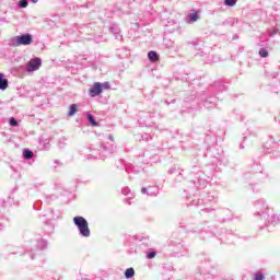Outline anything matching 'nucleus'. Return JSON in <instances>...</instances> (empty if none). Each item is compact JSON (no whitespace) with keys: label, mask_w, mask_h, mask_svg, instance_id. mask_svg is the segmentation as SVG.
<instances>
[{"label":"nucleus","mask_w":280,"mask_h":280,"mask_svg":"<svg viewBox=\"0 0 280 280\" xmlns=\"http://www.w3.org/2000/svg\"><path fill=\"white\" fill-rule=\"evenodd\" d=\"M43 65V61L40 58L31 59L28 61V71H38L40 69V66Z\"/></svg>","instance_id":"nucleus-3"},{"label":"nucleus","mask_w":280,"mask_h":280,"mask_svg":"<svg viewBox=\"0 0 280 280\" xmlns=\"http://www.w3.org/2000/svg\"><path fill=\"white\" fill-rule=\"evenodd\" d=\"M198 19H199L198 13H191V14H190V22H191V23L198 21Z\"/></svg>","instance_id":"nucleus-12"},{"label":"nucleus","mask_w":280,"mask_h":280,"mask_svg":"<svg viewBox=\"0 0 280 280\" xmlns=\"http://www.w3.org/2000/svg\"><path fill=\"white\" fill-rule=\"evenodd\" d=\"M125 277H126V279H132V277H135V269L133 268H128L125 271Z\"/></svg>","instance_id":"nucleus-8"},{"label":"nucleus","mask_w":280,"mask_h":280,"mask_svg":"<svg viewBox=\"0 0 280 280\" xmlns=\"http://www.w3.org/2000/svg\"><path fill=\"white\" fill-rule=\"evenodd\" d=\"M259 56H260L261 58H268V50H266L265 48H261V49L259 50Z\"/></svg>","instance_id":"nucleus-10"},{"label":"nucleus","mask_w":280,"mask_h":280,"mask_svg":"<svg viewBox=\"0 0 280 280\" xmlns=\"http://www.w3.org/2000/svg\"><path fill=\"white\" fill-rule=\"evenodd\" d=\"M23 156H24V159H32L34 156V152H32L30 150H25L23 152Z\"/></svg>","instance_id":"nucleus-9"},{"label":"nucleus","mask_w":280,"mask_h":280,"mask_svg":"<svg viewBox=\"0 0 280 280\" xmlns=\"http://www.w3.org/2000/svg\"><path fill=\"white\" fill-rule=\"evenodd\" d=\"M33 42H34V39L32 38V35H30V34H24V35L16 37L18 45H32Z\"/></svg>","instance_id":"nucleus-2"},{"label":"nucleus","mask_w":280,"mask_h":280,"mask_svg":"<svg viewBox=\"0 0 280 280\" xmlns=\"http://www.w3.org/2000/svg\"><path fill=\"white\" fill-rule=\"evenodd\" d=\"M8 89V79L4 78V74L0 72V90L5 91Z\"/></svg>","instance_id":"nucleus-6"},{"label":"nucleus","mask_w":280,"mask_h":280,"mask_svg":"<svg viewBox=\"0 0 280 280\" xmlns=\"http://www.w3.org/2000/svg\"><path fill=\"white\" fill-rule=\"evenodd\" d=\"M73 222L75 226H78L79 233L83 235V237L91 236V230L89 229V221L83 217H74Z\"/></svg>","instance_id":"nucleus-1"},{"label":"nucleus","mask_w":280,"mask_h":280,"mask_svg":"<svg viewBox=\"0 0 280 280\" xmlns=\"http://www.w3.org/2000/svg\"><path fill=\"white\" fill-rule=\"evenodd\" d=\"M148 58L151 62H159L160 60L159 54H156L154 50L148 52Z\"/></svg>","instance_id":"nucleus-5"},{"label":"nucleus","mask_w":280,"mask_h":280,"mask_svg":"<svg viewBox=\"0 0 280 280\" xmlns=\"http://www.w3.org/2000/svg\"><path fill=\"white\" fill-rule=\"evenodd\" d=\"M254 277H255V280H264V275L261 273H255Z\"/></svg>","instance_id":"nucleus-17"},{"label":"nucleus","mask_w":280,"mask_h":280,"mask_svg":"<svg viewBox=\"0 0 280 280\" xmlns=\"http://www.w3.org/2000/svg\"><path fill=\"white\" fill-rule=\"evenodd\" d=\"M78 113V104H72L68 112V117H73Z\"/></svg>","instance_id":"nucleus-7"},{"label":"nucleus","mask_w":280,"mask_h":280,"mask_svg":"<svg viewBox=\"0 0 280 280\" xmlns=\"http://www.w3.org/2000/svg\"><path fill=\"white\" fill-rule=\"evenodd\" d=\"M142 194H145V188L142 189Z\"/></svg>","instance_id":"nucleus-20"},{"label":"nucleus","mask_w":280,"mask_h":280,"mask_svg":"<svg viewBox=\"0 0 280 280\" xmlns=\"http://www.w3.org/2000/svg\"><path fill=\"white\" fill-rule=\"evenodd\" d=\"M88 119L92 126H97V121H95V119L93 118V115L88 114Z\"/></svg>","instance_id":"nucleus-11"},{"label":"nucleus","mask_w":280,"mask_h":280,"mask_svg":"<svg viewBox=\"0 0 280 280\" xmlns=\"http://www.w3.org/2000/svg\"><path fill=\"white\" fill-rule=\"evenodd\" d=\"M148 259H154L156 257V253L155 252H151L148 254Z\"/></svg>","instance_id":"nucleus-16"},{"label":"nucleus","mask_w":280,"mask_h":280,"mask_svg":"<svg viewBox=\"0 0 280 280\" xmlns=\"http://www.w3.org/2000/svg\"><path fill=\"white\" fill-rule=\"evenodd\" d=\"M102 93V83L95 82L94 86L90 89V95L91 97H97Z\"/></svg>","instance_id":"nucleus-4"},{"label":"nucleus","mask_w":280,"mask_h":280,"mask_svg":"<svg viewBox=\"0 0 280 280\" xmlns=\"http://www.w3.org/2000/svg\"><path fill=\"white\" fill-rule=\"evenodd\" d=\"M224 3H225V5L233 7V5H235V3H237V0H225Z\"/></svg>","instance_id":"nucleus-13"},{"label":"nucleus","mask_w":280,"mask_h":280,"mask_svg":"<svg viewBox=\"0 0 280 280\" xmlns=\"http://www.w3.org/2000/svg\"><path fill=\"white\" fill-rule=\"evenodd\" d=\"M101 85H102V89H105V90L110 89V83H108V82H105V83H103Z\"/></svg>","instance_id":"nucleus-18"},{"label":"nucleus","mask_w":280,"mask_h":280,"mask_svg":"<svg viewBox=\"0 0 280 280\" xmlns=\"http://www.w3.org/2000/svg\"><path fill=\"white\" fill-rule=\"evenodd\" d=\"M32 3H38V0H31Z\"/></svg>","instance_id":"nucleus-19"},{"label":"nucleus","mask_w":280,"mask_h":280,"mask_svg":"<svg viewBox=\"0 0 280 280\" xmlns=\"http://www.w3.org/2000/svg\"><path fill=\"white\" fill-rule=\"evenodd\" d=\"M10 126H19V121H16V119L15 118H11L10 119Z\"/></svg>","instance_id":"nucleus-15"},{"label":"nucleus","mask_w":280,"mask_h":280,"mask_svg":"<svg viewBox=\"0 0 280 280\" xmlns=\"http://www.w3.org/2000/svg\"><path fill=\"white\" fill-rule=\"evenodd\" d=\"M27 5H28L27 0H21L20 1V8H27Z\"/></svg>","instance_id":"nucleus-14"}]
</instances>
